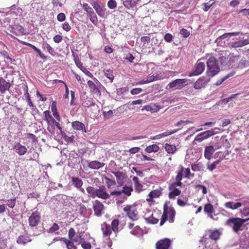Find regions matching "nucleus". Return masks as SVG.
<instances>
[{"label": "nucleus", "instance_id": "f257e3e1", "mask_svg": "<svg viewBox=\"0 0 249 249\" xmlns=\"http://www.w3.org/2000/svg\"><path fill=\"white\" fill-rule=\"evenodd\" d=\"M249 203V197H244L236 200V201H228L224 204V207L228 209L234 210Z\"/></svg>", "mask_w": 249, "mask_h": 249}, {"label": "nucleus", "instance_id": "f03ea898", "mask_svg": "<svg viewBox=\"0 0 249 249\" xmlns=\"http://www.w3.org/2000/svg\"><path fill=\"white\" fill-rule=\"evenodd\" d=\"M247 221V219L240 218H231L227 220L226 224L231 228L235 232L238 233L242 230V227Z\"/></svg>", "mask_w": 249, "mask_h": 249}, {"label": "nucleus", "instance_id": "7ed1b4c3", "mask_svg": "<svg viewBox=\"0 0 249 249\" xmlns=\"http://www.w3.org/2000/svg\"><path fill=\"white\" fill-rule=\"evenodd\" d=\"M207 74L209 76L213 77L216 75L219 71V65L216 59L211 57L207 62Z\"/></svg>", "mask_w": 249, "mask_h": 249}, {"label": "nucleus", "instance_id": "20e7f679", "mask_svg": "<svg viewBox=\"0 0 249 249\" xmlns=\"http://www.w3.org/2000/svg\"><path fill=\"white\" fill-rule=\"evenodd\" d=\"M124 211L130 219L135 221L138 219V212L136 206L127 205L124 208Z\"/></svg>", "mask_w": 249, "mask_h": 249}, {"label": "nucleus", "instance_id": "39448f33", "mask_svg": "<svg viewBox=\"0 0 249 249\" xmlns=\"http://www.w3.org/2000/svg\"><path fill=\"white\" fill-rule=\"evenodd\" d=\"M68 236L70 240L72 241L76 244L79 245L83 242V234L81 232L75 234L74 230L71 228L69 231Z\"/></svg>", "mask_w": 249, "mask_h": 249}, {"label": "nucleus", "instance_id": "423d86ee", "mask_svg": "<svg viewBox=\"0 0 249 249\" xmlns=\"http://www.w3.org/2000/svg\"><path fill=\"white\" fill-rule=\"evenodd\" d=\"M28 221L29 226L32 229H37V225L40 222V215L38 213L34 212L29 217Z\"/></svg>", "mask_w": 249, "mask_h": 249}, {"label": "nucleus", "instance_id": "0eeeda50", "mask_svg": "<svg viewBox=\"0 0 249 249\" xmlns=\"http://www.w3.org/2000/svg\"><path fill=\"white\" fill-rule=\"evenodd\" d=\"M188 81L187 79H178L170 82L166 86V89H181Z\"/></svg>", "mask_w": 249, "mask_h": 249}, {"label": "nucleus", "instance_id": "6e6552de", "mask_svg": "<svg viewBox=\"0 0 249 249\" xmlns=\"http://www.w3.org/2000/svg\"><path fill=\"white\" fill-rule=\"evenodd\" d=\"M239 34L240 32H233L224 34L216 39V42L219 46H224L226 44V41H227L231 36H237Z\"/></svg>", "mask_w": 249, "mask_h": 249}, {"label": "nucleus", "instance_id": "1a4fd4ad", "mask_svg": "<svg viewBox=\"0 0 249 249\" xmlns=\"http://www.w3.org/2000/svg\"><path fill=\"white\" fill-rule=\"evenodd\" d=\"M221 148V145L219 144H216L213 146L210 145L206 146L204 150V157L205 158L210 160L212 157V155L215 150H217Z\"/></svg>", "mask_w": 249, "mask_h": 249}, {"label": "nucleus", "instance_id": "9d476101", "mask_svg": "<svg viewBox=\"0 0 249 249\" xmlns=\"http://www.w3.org/2000/svg\"><path fill=\"white\" fill-rule=\"evenodd\" d=\"M93 209L97 216H101L104 213V205L98 200L93 201Z\"/></svg>", "mask_w": 249, "mask_h": 249}, {"label": "nucleus", "instance_id": "9b49d317", "mask_svg": "<svg viewBox=\"0 0 249 249\" xmlns=\"http://www.w3.org/2000/svg\"><path fill=\"white\" fill-rule=\"evenodd\" d=\"M143 212L144 214L143 216L147 223L155 224L158 222L159 219L153 216V213L152 211L146 209Z\"/></svg>", "mask_w": 249, "mask_h": 249}, {"label": "nucleus", "instance_id": "f8f14e48", "mask_svg": "<svg viewBox=\"0 0 249 249\" xmlns=\"http://www.w3.org/2000/svg\"><path fill=\"white\" fill-rule=\"evenodd\" d=\"M8 30L16 36L23 35L25 34V30L23 27L19 24L10 25L8 27Z\"/></svg>", "mask_w": 249, "mask_h": 249}, {"label": "nucleus", "instance_id": "ddd939ff", "mask_svg": "<svg viewBox=\"0 0 249 249\" xmlns=\"http://www.w3.org/2000/svg\"><path fill=\"white\" fill-rule=\"evenodd\" d=\"M205 64L203 62H197L193 71L192 72L189 73L188 76L189 77H191L193 76L198 75L201 74L204 70H205Z\"/></svg>", "mask_w": 249, "mask_h": 249}, {"label": "nucleus", "instance_id": "4468645a", "mask_svg": "<svg viewBox=\"0 0 249 249\" xmlns=\"http://www.w3.org/2000/svg\"><path fill=\"white\" fill-rule=\"evenodd\" d=\"M176 212L174 209L172 207H169L164 208L163 215L167 218L169 217L170 222L173 223L175 215Z\"/></svg>", "mask_w": 249, "mask_h": 249}, {"label": "nucleus", "instance_id": "2eb2a0df", "mask_svg": "<svg viewBox=\"0 0 249 249\" xmlns=\"http://www.w3.org/2000/svg\"><path fill=\"white\" fill-rule=\"evenodd\" d=\"M170 245V240L168 238H164L157 242L156 248V249H169Z\"/></svg>", "mask_w": 249, "mask_h": 249}, {"label": "nucleus", "instance_id": "dca6fc26", "mask_svg": "<svg viewBox=\"0 0 249 249\" xmlns=\"http://www.w3.org/2000/svg\"><path fill=\"white\" fill-rule=\"evenodd\" d=\"M92 5L97 14L102 18H105L106 16V9L101 6L97 1H95L92 3Z\"/></svg>", "mask_w": 249, "mask_h": 249}, {"label": "nucleus", "instance_id": "f3484780", "mask_svg": "<svg viewBox=\"0 0 249 249\" xmlns=\"http://www.w3.org/2000/svg\"><path fill=\"white\" fill-rule=\"evenodd\" d=\"M163 108V106H161L158 103L151 104L150 105H146L143 107L142 109V111L146 110L147 111H151L152 113L157 112L160 109Z\"/></svg>", "mask_w": 249, "mask_h": 249}, {"label": "nucleus", "instance_id": "a211bd4d", "mask_svg": "<svg viewBox=\"0 0 249 249\" xmlns=\"http://www.w3.org/2000/svg\"><path fill=\"white\" fill-rule=\"evenodd\" d=\"M13 147L15 151L20 156L25 155L27 151V148L19 142H15Z\"/></svg>", "mask_w": 249, "mask_h": 249}, {"label": "nucleus", "instance_id": "6ab92c4d", "mask_svg": "<svg viewBox=\"0 0 249 249\" xmlns=\"http://www.w3.org/2000/svg\"><path fill=\"white\" fill-rule=\"evenodd\" d=\"M110 195L107 192L106 189L104 186L99 187L97 188L96 194V197L102 198L103 199H108Z\"/></svg>", "mask_w": 249, "mask_h": 249}, {"label": "nucleus", "instance_id": "aec40b11", "mask_svg": "<svg viewBox=\"0 0 249 249\" xmlns=\"http://www.w3.org/2000/svg\"><path fill=\"white\" fill-rule=\"evenodd\" d=\"M91 78L93 81H88V85L92 92L96 93L98 90V86L100 85V82L93 75Z\"/></svg>", "mask_w": 249, "mask_h": 249}, {"label": "nucleus", "instance_id": "412c9836", "mask_svg": "<svg viewBox=\"0 0 249 249\" xmlns=\"http://www.w3.org/2000/svg\"><path fill=\"white\" fill-rule=\"evenodd\" d=\"M219 128L218 127H214L213 129L205 131L200 133L204 140L207 139L210 137L216 134L219 133Z\"/></svg>", "mask_w": 249, "mask_h": 249}, {"label": "nucleus", "instance_id": "4be33fe9", "mask_svg": "<svg viewBox=\"0 0 249 249\" xmlns=\"http://www.w3.org/2000/svg\"><path fill=\"white\" fill-rule=\"evenodd\" d=\"M209 80L204 77H200L194 84V88L196 89H200L204 87L208 82Z\"/></svg>", "mask_w": 249, "mask_h": 249}, {"label": "nucleus", "instance_id": "5701e85b", "mask_svg": "<svg viewBox=\"0 0 249 249\" xmlns=\"http://www.w3.org/2000/svg\"><path fill=\"white\" fill-rule=\"evenodd\" d=\"M74 62L76 66L79 68L86 75L89 77H93V74L83 66L82 63L78 58H75Z\"/></svg>", "mask_w": 249, "mask_h": 249}, {"label": "nucleus", "instance_id": "b1692460", "mask_svg": "<svg viewBox=\"0 0 249 249\" xmlns=\"http://www.w3.org/2000/svg\"><path fill=\"white\" fill-rule=\"evenodd\" d=\"M10 86V83L7 82L3 77L0 78V92L1 94L8 90Z\"/></svg>", "mask_w": 249, "mask_h": 249}, {"label": "nucleus", "instance_id": "393cba45", "mask_svg": "<svg viewBox=\"0 0 249 249\" xmlns=\"http://www.w3.org/2000/svg\"><path fill=\"white\" fill-rule=\"evenodd\" d=\"M178 129H175L174 130H166V131L164 132L163 133L158 134L153 137H151V139L152 140H157V139H160L162 138L165 137L167 136H168L172 134H174L176 132H177Z\"/></svg>", "mask_w": 249, "mask_h": 249}, {"label": "nucleus", "instance_id": "a878e982", "mask_svg": "<svg viewBox=\"0 0 249 249\" xmlns=\"http://www.w3.org/2000/svg\"><path fill=\"white\" fill-rule=\"evenodd\" d=\"M204 209V211L207 213L208 216L210 218H212L214 220H216L218 219V217H214L212 214V213L214 211V209H213V205H212L211 204H210V203L207 204L205 205Z\"/></svg>", "mask_w": 249, "mask_h": 249}, {"label": "nucleus", "instance_id": "bb28decb", "mask_svg": "<svg viewBox=\"0 0 249 249\" xmlns=\"http://www.w3.org/2000/svg\"><path fill=\"white\" fill-rule=\"evenodd\" d=\"M71 126L74 129L87 132L85 124L79 121L73 122L71 124Z\"/></svg>", "mask_w": 249, "mask_h": 249}, {"label": "nucleus", "instance_id": "cd10ccee", "mask_svg": "<svg viewBox=\"0 0 249 249\" xmlns=\"http://www.w3.org/2000/svg\"><path fill=\"white\" fill-rule=\"evenodd\" d=\"M101 230L104 237H108L111 233L110 225L107 224L106 223H103L102 224Z\"/></svg>", "mask_w": 249, "mask_h": 249}, {"label": "nucleus", "instance_id": "c85d7f7f", "mask_svg": "<svg viewBox=\"0 0 249 249\" xmlns=\"http://www.w3.org/2000/svg\"><path fill=\"white\" fill-rule=\"evenodd\" d=\"M169 190H170V192L168 196L170 199L175 198L176 196H179L181 193L180 190L174 187L173 186H170L169 187Z\"/></svg>", "mask_w": 249, "mask_h": 249}, {"label": "nucleus", "instance_id": "c756f323", "mask_svg": "<svg viewBox=\"0 0 249 249\" xmlns=\"http://www.w3.org/2000/svg\"><path fill=\"white\" fill-rule=\"evenodd\" d=\"M105 165L104 162H101L97 160H93L89 162L88 164V166L92 169H99L103 167Z\"/></svg>", "mask_w": 249, "mask_h": 249}, {"label": "nucleus", "instance_id": "7c9ffc66", "mask_svg": "<svg viewBox=\"0 0 249 249\" xmlns=\"http://www.w3.org/2000/svg\"><path fill=\"white\" fill-rule=\"evenodd\" d=\"M31 241V239L30 237L26 235H20L17 239V242L18 244L23 245H24Z\"/></svg>", "mask_w": 249, "mask_h": 249}, {"label": "nucleus", "instance_id": "2f4dec72", "mask_svg": "<svg viewBox=\"0 0 249 249\" xmlns=\"http://www.w3.org/2000/svg\"><path fill=\"white\" fill-rule=\"evenodd\" d=\"M42 49L46 50L53 56H55L56 54V52L53 48L47 42H43L42 43Z\"/></svg>", "mask_w": 249, "mask_h": 249}, {"label": "nucleus", "instance_id": "473e14b6", "mask_svg": "<svg viewBox=\"0 0 249 249\" xmlns=\"http://www.w3.org/2000/svg\"><path fill=\"white\" fill-rule=\"evenodd\" d=\"M161 195V192L158 190L152 191L148 194V197L146 198L147 201H151L154 198L158 197Z\"/></svg>", "mask_w": 249, "mask_h": 249}, {"label": "nucleus", "instance_id": "72a5a7b5", "mask_svg": "<svg viewBox=\"0 0 249 249\" xmlns=\"http://www.w3.org/2000/svg\"><path fill=\"white\" fill-rule=\"evenodd\" d=\"M130 233L135 236L140 237L143 235V231L139 226H136L130 231Z\"/></svg>", "mask_w": 249, "mask_h": 249}, {"label": "nucleus", "instance_id": "f704fd0d", "mask_svg": "<svg viewBox=\"0 0 249 249\" xmlns=\"http://www.w3.org/2000/svg\"><path fill=\"white\" fill-rule=\"evenodd\" d=\"M45 117V120L47 122V123L52 125L53 123L55 121L54 119L52 116L50 114V112L48 110L45 111L43 112Z\"/></svg>", "mask_w": 249, "mask_h": 249}, {"label": "nucleus", "instance_id": "c9c22d12", "mask_svg": "<svg viewBox=\"0 0 249 249\" xmlns=\"http://www.w3.org/2000/svg\"><path fill=\"white\" fill-rule=\"evenodd\" d=\"M248 44H249V38L235 42L232 44V47L234 48L240 47Z\"/></svg>", "mask_w": 249, "mask_h": 249}, {"label": "nucleus", "instance_id": "e433bc0d", "mask_svg": "<svg viewBox=\"0 0 249 249\" xmlns=\"http://www.w3.org/2000/svg\"><path fill=\"white\" fill-rule=\"evenodd\" d=\"M164 148L166 151L169 154H174L177 150L176 146L174 144L166 143Z\"/></svg>", "mask_w": 249, "mask_h": 249}, {"label": "nucleus", "instance_id": "4c0bfd02", "mask_svg": "<svg viewBox=\"0 0 249 249\" xmlns=\"http://www.w3.org/2000/svg\"><path fill=\"white\" fill-rule=\"evenodd\" d=\"M203 249H219L215 242H212L210 239H208Z\"/></svg>", "mask_w": 249, "mask_h": 249}, {"label": "nucleus", "instance_id": "58836bf2", "mask_svg": "<svg viewBox=\"0 0 249 249\" xmlns=\"http://www.w3.org/2000/svg\"><path fill=\"white\" fill-rule=\"evenodd\" d=\"M71 181L72 185L76 188H80L83 185L82 180L76 177H72Z\"/></svg>", "mask_w": 249, "mask_h": 249}, {"label": "nucleus", "instance_id": "ea45409f", "mask_svg": "<svg viewBox=\"0 0 249 249\" xmlns=\"http://www.w3.org/2000/svg\"><path fill=\"white\" fill-rule=\"evenodd\" d=\"M159 146L156 144H154L147 146L145 149V151L148 153H151L152 152H157L159 151Z\"/></svg>", "mask_w": 249, "mask_h": 249}, {"label": "nucleus", "instance_id": "a19ab883", "mask_svg": "<svg viewBox=\"0 0 249 249\" xmlns=\"http://www.w3.org/2000/svg\"><path fill=\"white\" fill-rule=\"evenodd\" d=\"M62 241L66 244L68 249H76V247L73 244V242L71 240H68L66 238H61Z\"/></svg>", "mask_w": 249, "mask_h": 249}, {"label": "nucleus", "instance_id": "79ce46f5", "mask_svg": "<svg viewBox=\"0 0 249 249\" xmlns=\"http://www.w3.org/2000/svg\"><path fill=\"white\" fill-rule=\"evenodd\" d=\"M51 110L53 112V116H54V117L57 121H60L61 120V117L59 114V113L57 111L56 105L54 102L52 104L51 107Z\"/></svg>", "mask_w": 249, "mask_h": 249}, {"label": "nucleus", "instance_id": "37998d69", "mask_svg": "<svg viewBox=\"0 0 249 249\" xmlns=\"http://www.w3.org/2000/svg\"><path fill=\"white\" fill-rule=\"evenodd\" d=\"M78 213L79 215L82 217H86L87 216V209L84 205H80L79 206Z\"/></svg>", "mask_w": 249, "mask_h": 249}, {"label": "nucleus", "instance_id": "c03bdc74", "mask_svg": "<svg viewBox=\"0 0 249 249\" xmlns=\"http://www.w3.org/2000/svg\"><path fill=\"white\" fill-rule=\"evenodd\" d=\"M97 190V188H95L91 186H89L87 188V191L89 194V196L93 198L96 197Z\"/></svg>", "mask_w": 249, "mask_h": 249}, {"label": "nucleus", "instance_id": "a18cd8bd", "mask_svg": "<svg viewBox=\"0 0 249 249\" xmlns=\"http://www.w3.org/2000/svg\"><path fill=\"white\" fill-rule=\"evenodd\" d=\"M188 201V198L187 196L183 197V199L178 198L177 200V204L181 207H184L186 205H189Z\"/></svg>", "mask_w": 249, "mask_h": 249}, {"label": "nucleus", "instance_id": "49530a36", "mask_svg": "<svg viewBox=\"0 0 249 249\" xmlns=\"http://www.w3.org/2000/svg\"><path fill=\"white\" fill-rule=\"evenodd\" d=\"M83 7L84 10L87 13V16L88 17H89L90 15L95 13L92 8L90 7L87 3H84L83 5Z\"/></svg>", "mask_w": 249, "mask_h": 249}, {"label": "nucleus", "instance_id": "de8ad7c7", "mask_svg": "<svg viewBox=\"0 0 249 249\" xmlns=\"http://www.w3.org/2000/svg\"><path fill=\"white\" fill-rule=\"evenodd\" d=\"M119 221L118 219H114L111 222V229L114 232H117L118 231V226Z\"/></svg>", "mask_w": 249, "mask_h": 249}, {"label": "nucleus", "instance_id": "09e8293b", "mask_svg": "<svg viewBox=\"0 0 249 249\" xmlns=\"http://www.w3.org/2000/svg\"><path fill=\"white\" fill-rule=\"evenodd\" d=\"M220 233L217 230L213 231L210 234V237L211 239L216 240L219 239L220 237Z\"/></svg>", "mask_w": 249, "mask_h": 249}, {"label": "nucleus", "instance_id": "8fccbe9b", "mask_svg": "<svg viewBox=\"0 0 249 249\" xmlns=\"http://www.w3.org/2000/svg\"><path fill=\"white\" fill-rule=\"evenodd\" d=\"M105 75L109 79L110 82H112L114 79V76L113 74V71L111 70H107L105 71Z\"/></svg>", "mask_w": 249, "mask_h": 249}, {"label": "nucleus", "instance_id": "3c124183", "mask_svg": "<svg viewBox=\"0 0 249 249\" xmlns=\"http://www.w3.org/2000/svg\"><path fill=\"white\" fill-rule=\"evenodd\" d=\"M24 95L25 96V100L26 101H27V102L28 103V105L30 107H34V105L31 101V97H30V96L28 92V90L27 89L26 90V92L25 93H24Z\"/></svg>", "mask_w": 249, "mask_h": 249}, {"label": "nucleus", "instance_id": "603ef678", "mask_svg": "<svg viewBox=\"0 0 249 249\" xmlns=\"http://www.w3.org/2000/svg\"><path fill=\"white\" fill-rule=\"evenodd\" d=\"M249 66V62L245 58H242L239 62L238 67L242 68Z\"/></svg>", "mask_w": 249, "mask_h": 249}, {"label": "nucleus", "instance_id": "864d4df0", "mask_svg": "<svg viewBox=\"0 0 249 249\" xmlns=\"http://www.w3.org/2000/svg\"><path fill=\"white\" fill-rule=\"evenodd\" d=\"M103 114L105 119H108L113 116V111L112 110L108 111H103Z\"/></svg>", "mask_w": 249, "mask_h": 249}, {"label": "nucleus", "instance_id": "5fc2aeb1", "mask_svg": "<svg viewBox=\"0 0 249 249\" xmlns=\"http://www.w3.org/2000/svg\"><path fill=\"white\" fill-rule=\"evenodd\" d=\"M82 105L85 107H90L95 106V104L90 100L83 101Z\"/></svg>", "mask_w": 249, "mask_h": 249}, {"label": "nucleus", "instance_id": "6e6d98bb", "mask_svg": "<svg viewBox=\"0 0 249 249\" xmlns=\"http://www.w3.org/2000/svg\"><path fill=\"white\" fill-rule=\"evenodd\" d=\"M133 189L130 187L128 186H124L123 188V193H124V194H125L127 196H129L131 195V192L132 191Z\"/></svg>", "mask_w": 249, "mask_h": 249}, {"label": "nucleus", "instance_id": "4d7b16f0", "mask_svg": "<svg viewBox=\"0 0 249 249\" xmlns=\"http://www.w3.org/2000/svg\"><path fill=\"white\" fill-rule=\"evenodd\" d=\"M6 202H7V205L9 207L13 208L15 206L16 199V198H13L12 199L7 200L6 201Z\"/></svg>", "mask_w": 249, "mask_h": 249}, {"label": "nucleus", "instance_id": "13d9d810", "mask_svg": "<svg viewBox=\"0 0 249 249\" xmlns=\"http://www.w3.org/2000/svg\"><path fill=\"white\" fill-rule=\"evenodd\" d=\"M202 168V164L201 163H197L192 165V169L195 171H199Z\"/></svg>", "mask_w": 249, "mask_h": 249}, {"label": "nucleus", "instance_id": "bf43d9fd", "mask_svg": "<svg viewBox=\"0 0 249 249\" xmlns=\"http://www.w3.org/2000/svg\"><path fill=\"white\" fill-rule=\"evenodd\" d=\"M124 6L126 8L130 9L131 7H134L133 4L131 0H126L123 1Z\"/></svg>", "mask_w": 249, "mask_h": 249}, {"label": "nucleus", "instance_id": "052dcab7", "mask_svg": "<svg viewBox=\"0 0 249 249\" xmlns=\"http://www.w3.org/2000/svg\"><path fill=\"white\" fill-rule=\"evenodd\" d=\"M107 5L110 9H113L116 7L117 3L114 0H109L108 1Z\"/></svg>", "mask_w": 249, "mask_h": 249}, {"label": "nucleus", "instance_id": "680f3d73", "mask_svg": "<svg viewBox=\"0 0 249 249\" xmlns=\"http://www.w3.org/2000/svg\"><path fill=\"white\" fill-rule=\"evenodd\" d=\"M59 229V226L56 223H53V226L49 229V233H53L57 231H58Z\"/></svg>", "mask_w": 249, "mask_h": 249}, {"label": "nucleus", "instance_id": "e2e57ef3", "mask_svg": "<svg viewBox=\"0 0 249 249\" xmlns=\"http://www.w3.org/2000/svg\"><path fill=\"white\" fill-rule=\"evenodd\" d=\"M6 247V240L0 237V249H5Z\"/></svg>", "mask_w": 249, "mask_h": 249}, {"label": "nucleus", "instance_id": "0e129e2a", "mask_svg": "<svg viewBox=\"0 0 249 249\" xmlns=\"http://www.w3.org/2000/svg\"><path fill=\"white\" fill-rule=\"evenodd\" d=\"M180 34L184 37H187L190 35V32L185 29H182L180 31Z\"/></svg>", "mask_w": 249, "mask_h": 249}, {"label": "nucleus", "instance_id": "69168bd1", "mask_svg": "<svg viewBox=\"0 0 249 249\" xmlns=\"http://www.w3.org/2000/svg\"><path fill=\"white\" fill-rule=\"evenodd\" d=\"M89 18L91 22L94 25H96L98 19L97 17L95 14V13L93 14V15H90V16L89 17Z\"/></svg>", "mask_w": 249, "mask_h": 249}, {"label": "nucleus", "instance_id": "338daca9", "mask_svg": "<svg viewBox=\"0 0 249 249\" xmlns=\"http://www.w3.org/2000/svg\"><path fill=\"white\" fill-rule=\"evenodd\" d=\"M164 40L167 42H171L173 39V36L170 33H167L164 36Z\"/></svg>", "mask_w": 249, "mask_h": 249}, {"label": "nucleus", "instance_id": "774afa93", "mask_svg": "<svg viewBox=\"0 0 249 249\" xmlns=\"http://www.w3.org/2000/svg\"><path fill=\"white\" fill-rule=\"evenodd\" d=\"M106 245L104 246V249H112L110 248L112 245V241L109 239H107V241H106Z\"/></svg>", "mask_w": 249, "mask_h": 249}]
</instances>
